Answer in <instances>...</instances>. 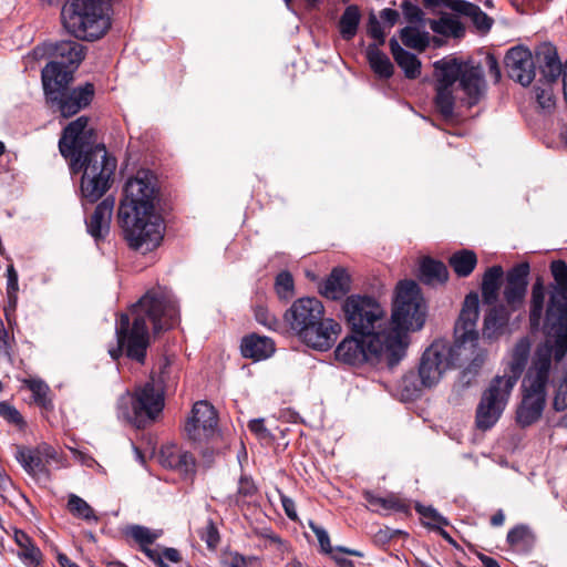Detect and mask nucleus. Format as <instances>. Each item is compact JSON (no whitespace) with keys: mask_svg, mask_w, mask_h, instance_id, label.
Returning a JSON list of instances; mask_svg holds the SVG:
<instances>
[{"mask_svg":"<svg viewBox=\"0 0 567 567\" xmlns=\"http://www.w3.org/2000/svg\"><path fill=\"white\" fill-rule=\"evenodd\" d=\"M134 315L133 326L130 327V317L122 315L116 327L118 347L110 349V355L117 359L123 347L126 348L127 357L143 362L148 346V330L146 318H148L155 332L169 329L178 322V308L169 296L165 293L147 292L132 309Z\"/></svg>","mask_w":567,"mask_h":567,"instance_id":"f257e3e1","label":"nucleus"},{"mask_svg":"<svg viewBox=\"0 0 567 567\" xmlns=\"http://www.w3.org/2000/svg\"><path fill=\"white\" fill-rule=\"evenodd\" d=\"M436 78L435 107L444 117L454 114L456 103L476 104L485 92L483 70L478 65L444 59L434 63Z\"/></svg>","mask_w":567,"mask_h":567,"instance_id":"f03ea898","label":"nucleus"},{"mask_svg":"<svg viewBox=\"0 0 567 567\" xmlns=\"http://www.w3.org/2000/svg\"><path fill=\"white\" fill-rule=\"evenodd\" d=\"M557 342L546 339L539 344L532 358L530 364L522 380L520 402L516 408V423L528 427L537 423L547 404L548 390L553 381V360L557 359Z\"/></svg>","mask_w":567,"mask_h":567,"instance_id":"7ed1b4c3","label":"nucleus"},{"mask_svg":"<svg viewBox=\"0 0 567 567\" xmlns=\"http://www.w3.org/2000/svg\"><path fill=\"white\" fill-rule=\"evenodd\" d=\"M426 306L419 285L413 280L398 282L388 319V342L402 355H405L410 343L409 334L423 328Z\"/></svg>","mask_w":567,"mask_h":567,"instance_id":"20e7f679","label":"nucleus"},{"mask_svg":"<svg viewBox=\"0 0 567 567\" xmlns=\"http://www.w3.org/2000/svg\"><path fill=\"white\" fill-rule=\"evenodd\" d=\"M112 0H68L61 11L64 28L78 39L94 41L111 27Z\"/></svg>","mask_w":567,"mask_h":567,"instance_id":"39448f33","label":"nucleus"},{"mask_svg":"<svg viewBox=\"0 0 567 567\" xmlns=\"http://www.w3.org/2000/svg\"><path fill=\"white\" fill-rule=\"evenodd\" d=\"M73 173L83 172L81 193L90 203L101 198L110 187V179L116 168V159L112 157L104 145H96L90 151L79 153L70 158Z\"/></svg>","mask_w":567,"mask_h":567,"instance_id":"423d86ee","label":"nucleus"},{"mask_svg":"<svg viewBox=\"0 0 567 567\" xmlns=\"http://www.w3.org/2000/svg\"><path fill=\"white\" fill-rule=\"evenodd\" d=\"M556 287L545 319L547 339L557 342V359L567 354V264L554 260L550 265Z\"/></svg>","mask_w":567,"mask_h":567,"instance_id":"0eeeda50","label":"nucleus"},{"mask_svg":"<svg viewBox=\"0 0 567 567\" xmlns=\"http://www.w3.org/2000/svg\"><path fill=\"white\" fill-rule=\"evenodd\" d=\"M342 310L348 326L355 334L365 338L370 336L388 338L390 328L386 312L374 298L361 295L349 296L342 305Z\"/></svg>","mask_w":567,"mask_h":567,"instance_id":"6e6552de","label":"nucleus"},{"mask_svg":"<svg viewBox=\"0 0 567 567\" xmlns=\"http://www.w3.org/2000/svg\"><path fill=\"white\" fill-rule=\"evenodd\" d=\"M164 401L161 382L152 379L137 386L134 393H126L120 398L117 415L135 426L142 427L154 421L162 412Z\"/></svg>","mask_w":567,"mask_h":567,"instance_id":"1a4fd4ad","label":"nucleus"},{"mask_svg":"<svg viewBox=\"0 0 567 567\" xmlns=\"http://www.w3.org/2000/svg\"><path fill=\"white\" fill-rule=\"evenodd\" d=\"M336 357L339 361L352 365L371 362L393 367L403 359L388 339L374 336L362 337L360 340L354 337L346 338L337 347Z\"/></svg>","mask_w":567,"mask_h":567,"instance_id":"9d476101","label":"nucleus"},{"mask_svg":"<svg viewBox=\"0 0 567 567\" xmlns=\"http://www.w3.org/2000/svg\"><path fill=\"white\" fill-rule=\"evenodd\" d=\"M131 248L142 254L156 249L164 237V224L155 212L120 217Z\"/></svg>","mask_w":567,"mask_h":567,"instance_id":"9b49d317","label":"nucleus"},{"mask_svg":"<svg viewBox=\"0 0 567 567\" xmlns=\"http://www.w3.org/2000/svg\"><path fill=\"white\" fill-rule=\"evenodd\" d=\"M63 76V79L51 81L55 85L49 83V81L42 82L47 101L51 107L59 111L63 117H69L90 104L94 94V87L91 83H86L70 91L68 85L73 81V76L68 74Z\"/></svg>","mask_w":567,"mask_h":567,"instance_id":"f8f14e48","label":"nucleus"},{"mask_svg":"<svg viewBox=\"0 0 567 567\" xmlns=\"http://www.w3.org/2000/svg\"><path fill=\"white\" fill-rule=\"evenodd\" d=\"M155 177L148 171H138L124 186L118 216L155 212Z\"/></svg>","mask_w":567,"mask_h":567,"instance_id":"ddd939ff","label":"nucleus"},{"mask_svg":"<svg viewBox=\"0 0 567 567\" xmlns=\"http://www.w3.org/2000/svg\"><path fill=\"white\" fill-rule=\"evenodd\" d=\"M453 369L449 343L443 340H436L423 352L417 367V374L421 383L425 388L432 389Z\"/></svg>","mask_w":567,"mask_h":567,"instance_id":"4468645a","label":"nucleus"},{"mask_svg":"<svg viewBox=\"0 0 567 567\" xmlns=\"http://www.w3.org/2000/svg\"><path fill=\"white\" fill-rule=\"evenodd\" d=\"M53 60L42 70V81L63 79L64 74L72 75L84 59V45L76 41L56 43L52 51ZM55 85L54 82H52Z\"/></svg>","mask_w":567,"mask_h":567,"instance_id":"2eb2a0df","label":"nucleus"},{"mask_svg":"<svg viewBox=\"0 0 567 567\" xmlns=\"http://www.w3.org/2000/svg\"><path fill=\"white\" fill-rule=\"evenodd\" d=\"M513 389L493 379L476 410V425L486 431L495 425L505 410Z\"/></svg>","mask_w":567,"mask_h":567,"instance_id":"dca6fc26","label":"nucleus"},{"mask_svg":"<svg viewBox=\"0 0 567 567\" xmlns=\"http://www.w3.org/2000/svg\"><path fill=\"white\" fill-rule=\"evenodd\" d=\"M453 368L465 372H476L485 362L487 352L480 346L478 334L455 333L453 344L449 343Z\"/></svg>","mask_w":567,"mask_h":567,"instance_id":"f3484780","label":"nucleus"},{"mask_svg":"<svg viewBox=\"0 0 567 567\" xmlns=\"http://www.w3.org/2000/svg\"><path fill=\"white\" fill-rule=\"evenodd\" d=\"M16 458L31 476L48 478L49 465L59 461V454L54 447L43 443L37 447L19 446Z\"/></svg>","mask_w":567,"mask_h":567,"instance_id":"a211bd4d","label":"nucleus"},{"mask_svg":"<svg viewBox=\"0 0 567 567\" xmlns=\"http://www.w3.org/2000/svg\"><path fill=\"white\" fill-rule=\"evenodd\" d=\"M217 413L207 401H198L193 405L190 415L185 423L187 436L195 442L210 439L217 429Z\"/></svg>","mask_w":567,"mask_h":567,"instance_id":"6ab92c4d","label":"nucleus"},{"mask_svg":"<svg viewBox=\"0 0 567 567\" xmlns=\"http://www.w3.org/2000/svg\"><path fill=\"white\" fill-rule=\"evenodd\" d=\"M323 303L315 297H302L295 300L284 315L285 322L298 336L315 320L324 315Z\"/></svg>","mask_w":567,"mask_h":567,"instance_id":"aec40b11","label":"nucleus"},{"mask_svg":"<svg viewBox=\"0 0 567 567\" xmlns=\"http://www.w3.org/2000/svg\"><path fill=\"white\" fill-rule=\"evenodd\" d=\"M340 333L341 324L321 315L320 319L315 320L297 337L312 349L327 351L333 347Z\"/></svg>","mask_w":567,"mask_h":567,"instance_id":"412c9836","label":"nucleus"},{"mask_svg":"<svg viewBox=\"0 0 567 567\" xmlns=\"http://www.w3.org/2000/svg\"><path fill=\"white\" fill-rule=\"evenodd\" d=\"M505 66L509 78L523 86L529 85L535 78L532 53L524 47H515L508 50L505 56Z\"/></svg>","mask_w":567,"mask_h":567,"instance_id":"4be33fe9","label":"nucleus"},{"mask_svg":"<svg viewBox=\"0 0 567 567\" xmlns=\"http://www.w3.org/2000/svg\"><path fill=\"white\" fill-rule=\"evenodd\" d=\"M530 353V343L528 339H519L508 354L506 368L503 375H497L494 379L501 383L509 385L514 389L517 380L524 371Z\"/></svg>","mask_w":567,"mask_h":567,"instance_id":"5701e85b","label":"nucleus"},{"mask_svg":"<svg viewBox=\"0 0 567 567\" xmlns=\"http://www.w3.org/2000/svg\"><path fill=\"white\" fill-rule=\"evenodd\" d=\"M87 126V117L81 116L71 122L63 132L59 142L61 154L65 158H71L83 152V134Z\"/></svg>","mask_w":567,"mask_h":567,"instance_id":"b1692460","label":"nucleus"},{"mask_svg":"<svg viewBox=\"0 0 567 567\" xmlns=\"http://www.w3.org/2000/svg\"><path fill=\"white\" fill-rule=\"evenodd\" d=\"M528 270L529 266L527 264H520L507 275L504 297L507 305L513 310L517 309L524 300L527 288L526 277L528 275Z\"/></svg>","mask_w":567,"mask_h":567,"instance_id":"393cba45","label":"nucleus"},{"mask_svg":"<svg viewBox=\"0 0 567 567\" xmlns=\"http://www.w3.org/2000/svg\"><path fill=\"white\" fill-rule=\"evenodd\" d=\"M480 317V298L476 292L468 293L463 302L455 324V333L478 334L476 323Z\"/></svg>","mask_w":567,"mask_h":567,"instance_id":"a878e982","label":"nucleus"},{"mask_svg":"<svg viewBox=\"0 0 567 567\" xmlns=\"http://www.w3.org/2000/svg\"><path fill=\"white\" fill-rule=\"evenodd\" d=\"M351 289L350 275L343 268H334L319 288V292L327 299L343 298Z\"/></svg>","mask_w":567,"mask_h":567,"instance_id":"bb28decb","label":"nucleus"},{"mask_svg":"<svg viewBox=\"0 0 567 567\" xmlns=\"http://www.w3.org/2000/svg\"><path fill=\"white\" fill-rule=\"evenodd\" d=\"M535 55L547 81H556L560 76L564 66L559 61L556 48L551 43H542L537 47Z\"/></svg>","mask_w":567,"mask_h":567,"instance_id":"cd10ccee","label":"nucleus"},{"mask_svg":"<svg viewBox=\"0 0 567 567\" xmlns=\"http://www.w3.org/2000/svg\"><path fill=\"white\" fill-rule=\"evenodd\" d=\"M113 208V198H105L96 206L94 213L86 223L87 231L94 238H101L109 231Z\"/></svg>","mask_w":567,"mask_h":567,"instance_id":"c85d7f7f","label":"nucleus"},{"mask_svg":"<svg viewBox=\"0 0 567 567\" xmlns=\"http://www.w3.org/2000/svg\"><path fill=\"white\" fill-rule=\"evenodd\" d=\"M241 353L256 361L267 359L275 351L274 341L268 337L251 334L243 339Z\"/></svg>","mask_w":567,"mask_h":567,"instance_id":"c756f323","label":"nucleus"},{"mask_svg":"<svg viewBox=\"0 0 567 567\" xmlns=\"http://www.w3.org/2000/svg\"><path fill=\"white\" fill-rule=\"evenodd\" d=\"M391 53L403 70L408 79H416L421 74V62L416 55L405 51L395 39H391L390 42Z\"/></svg>","mask_w":567,"mask_h":567,"instance_id":"7c9ffc66","label":"nucleus"},{"mask_svg":"<svg viewBox=\"0 0 567 567\" xmlns=\"http://www.w3.org/2000/svg\"><path fill=\"white\" fill-rule=\"evenodd\" d=\"M309 526L312 529V532L316 534L321 549L326 553H331L332 557L334 558L337 564L342 565L343 567H351L354 564L353 561L344 558L343 557L344 554L351 555V556H358V557L363 556V554L361 551L350 550V549H347L343 547H338L336 550H332V548L330 546V538H329L327 530L320 526H317L313 523H310Z\"/></svg>","mask_w":567,"mask_h":567,"instance_id":"2f4dec72","label":"nucleus"},{"mask_svg":"<svg viewBox=\"0 0 567 567\" xmlns=\"http://www.w3.org/2000/svg\"><path fill=\"white\" fill-rule=\"evenodd\" d=\"M553 381L550 386L554 388V409L564 411L567 409V367H559V362L553 364Z\"/></svg>","mask_w":567,"mask_h":567,"instance_id":"473e14b6","label":"nucleus"},{"mask_svg":"<svg viewBox=\"0 0 567 567\" xmlns=\"http://www.w3.org/2000/svg\"><path fill=\"white\" fill-rule=\"evenodd\" d=\"M421 279L429 285L443 284L449 278L446 266L439 260L423 257L420 260Z\"/></svg>","mask_w":567,"mask_h":567,"instance_id":"72a5a7b5","label":"nucleus"},{"mask_svg":"<svg viewBox=\"0 0 567 567\" xmlns=\"http://www.w3.org/2000/svg\"><path fill=\"white\" fill-rule=\"evenodd\" d=\"M449 7L456 12L470 17L474 24L483 31L491 29L492 19L484 13L477 6L465 0H451Z\"/></svg>","mask_w":567,"mask_h":567,"instance_id":"f704fd0d","label":"nucleus"},{"mask_svg":"<svg viewBox=\"0 0 567 567\" xmlns=\"http://www.w3.org/2000/svg\"><path fill=\"white\" fill-rule=\"evenodd\" d=\"M508 321V312L504 307L493 308L484 319L483 336L487 339H496L503 332Z\"/></svg>","mask_w":567,"mask_h":567,"instance_id":"c9c22d12","label":"nucleus"},{"mask_svg":"<svg viewBox=\"0 0 567 567\" xmlns=\"http://www.w3.org/2000/svg\"><path fill=\"white\" fill-rule=\"evenodd\" d=\"M430 29L444 37L460 38L464 33V27L458 18L449 13L441 16L439 19H429Z\"/></svg>","mask_w":567,"mask_h":567,"instance_id":"e433bc0d","label":"nucleus"},{"mask_svg":"<svg viewBox=\"0 0 567 567\" xmlns=\"http://www.w3.org/2000/svg\"><path fill=\"white\" fill-rule=\"evenodd\" d=\"M402 43L419 52L424 51L430 44V33L420 25H406L400 32Z\"/></svg>","mask_w":567,"mask_h":567,"instance_id":"4c0bfd02","label":"nucleus"},{"mask_svg":"<svg viewBox=\"0 0 567 567\" xmlns=\"http://www.w3.org/2000/svg\"><path fill=\"white\" fill-rule=\"evenodd\" d=\"M449 264L458 277H468L477 265V257L473 250L461 249L450 256Z\"/></svg>","mask_w":567,"mask_h":567,"instance_id":"58836bf2","label":"nucleus"},{"mask_svg":"<svg viewBox=\"0 0 567 567\" xmlns=\"http://www.w3.org/2000/svg\"><path fill=\"white\" fill-rule=\"evenodd\" d=\"M503 275L504 272L501 266H493L485 271L482 282V293L486 303L496 301Z\"/></svg>","mask_w":567,"mask_h":567,"instance_id":"ea45409f","label":"nucleus"},{"mask_svg":"<svg viewBox=\"0 0 567 567\" xmlns=\"http://www.w3.org/2000/svg\"><path fill=\"white\" fill-rule=\"evenodd\" d=\"M13 537L19 546V556L22 557L27 564L39 565L41 553L39 548L33 545L31 538L25 533L18 529L14 530Z\"/></svg>","mask_w":567,"mask_h":567,"instance_id":"a19ab883","label":"nucleus"},{"mask_svg":"<svg viewBox=\"0 0 567 567\" xmlns=\"http://www.w3.org/2000/svg\"><path fill=\"white\" fill-rule=\"evenodd\" d=\"M368 60L371 69L381 78H390L393 73V65L390 59L381 52L377 45L368 48Z\"/></svg>","mask_w":567,"mask_h":567,"instance_id":"79ce46f5","label":"nucleus"},{"mask_svg":"<svg viewBox=\"0 0 567 567\" xmlns=\"http://www.w3.org/2000/svg\"><path fill=\"white\" fill-rule=\"evenodd\" d=\"M163 454H167L165 464L169 467L178 468L185 473L192 472L195 466L194 456L188 452H183L175 447H167Z\"/></svg>","mask_w":567,"mask_h":567,"instance_id":"37998d69","label":"nucleus"},{"mask_svg":"<svg viewBox=\"0 0 567 567\" xmlns=\"http://www.w3.org/2000/svg\"><path fill=\"white\" fill-rule=\"evenodd\" d=\"M364 498L368 504L377 509L382 508L384 511L404 512L408 509L405 501L401 499L395 495H389L386 497H379L370 492L364 493Z\"/></svg>","mask_w":567,"mask_h":567,"instance_id":"c03bdc74","label":"nucleus"},{"mask_svg":"<svg viewBox=\"0 0 567 567\" xmlns=\"http://www.w3.org/2000/svg\"><path fill=\"white\" fill-rule=\"evenodd\" d=\"M360 22V11L357 6L346 8L340 19V33L343 39L350 40L355 33Z\"/></svg>","mask_w":567,"mask_h":567,"instance_id":"a18cd8bd","label":"nucleus"},{"mask_svg":"<svg viewBox=\"0 0 567 567\" xmlns=\"http://www.w3.org/2000/svg\"><path fill=\"white\" fill-rule=\"evenodd\" d=\"M545 302V288L542 282H536L532 289L530 324L537 328L540 324L543 307Z\"/></svg>","mask_w":567,"mask_h":567,"instance_id":"49530a36","label":"nucleus"},{"mask_svg":"<svg viewBox=\"0 0 567 567\" xmlns=\"http://www.w3.org/2000/svg\"><path fill=\"white\" fill-rule=\"evenodd\" d=\"M424 389L426 388L421 383L419 374L414 372L406 373L400 383L401 395L404 400L419 398Z\"/></svg>","mask_w":567,"mask_h":567,"instance_id":"de8ad7c7","label":"nucleus"},{"mask_svg":"<svg viewBox=\"0 0 567 567\" xmlns=\"http://www.w3.org/2000/svg\"><path fill=\"white\" fill-rule=\"evenodd\" d=\"M126 535L138 543L145 553V548H150V545H152L162 535V532L152 530L140 525H133L127 527Z\"/></svg>","mask_w":567,"mask_h":567,"instance_id":"09e8293b","label":"nucleus"},{"mask_svg":"<svg viewBox=\"0 0 567 567\" xmlns=\"http://www.w3.org/2000/svg\"><path fill=\"white\" fill-rule=\"evenodd\" d=\"M507 540L517 549H527L533 546L535 536L527 526L520 525L508 532Z\"/></svg>","mask_w":567,"mask_h":567,"instance_id":"8fccbe9b","label":"nucleus"},{"mask_svg":"<svg viewBox=\"0 0 567 567\" xmlns=\"http://www.w3.org/2000/svg\"><path fill=\"white\" fill-rule=\"evenodd\" d=\"M68 509L73 516L78 518H82L87 522L97 520V516L95 515L93 508L78 495L71 494L69 496Z\"/></svg>","mask_w":567,"mask_h":567,"instance_id":"3c124183","label":"nucleus"},{"mask_svg":"<svg viewBox=\"0 0 567 567\" xmlns=\"http://www.w3.org/2000/svg\"><path fill=\"white\" fill-rule=\"evenodd\" d=\"M145 555L151 559L152 563L159 565V567H165L164 560H167L172 564L181 563V554L175 548H145Z\"/></svg>","mask_w":567,"mask_h":567,"instance_id":"603ef678","label":"nucleus"},{"mask_svg":"<svg viewBox=\"0 0 567 567\" xmlns=\"http://www.w3.org/2000/svg\"><path fill=\"white\" fill-rule=\"evenodd\" d=\"M275 290L279 299L288 300L295 295L292 276L288 271H281L276 277Z\"/></svg>","mask_w":567,"mask_h":567,"instance_id":"864d4df0","label":"nucleus"},{"mask_svg":"<svg viewBox=\"0 0 567 567\" xmlns=\"http://www.w3.org/2000/svg\"><path fill=\"white\" fill-rule=\"evenodd\" d=\"M416 511L425 520L424 523L429 526L441 527L447 524L446 519L441 516L433 507L417 504Z\"/></svg>","mask_w":567,"mask_h":567,"instance_id":"5fc2aeb1","label":"nucleus"},{"mask_svg":"<svg viewBox=\"0 0 567 567\" xmlns=\"http://www.w3.org/2000/svg\"><path fill=\"white\" fill-rule=\"evenodd\" d=\"M0 415L19 429L24 426V421L20 412L14 406L6 402H0Z\"/></svg>","mask_w":567,"mask_h":567,"instance_id":"6e6d98bb","label":"nucleus"},{"mask_svg":"<svg viewBox=\"0 0 567 567\" xmlns=\"http://www.w3.org/2000/svg\"><path fill=\"white\" fill-rule=\"evenodd\" d=\"M28 388L33 393L37 402L44 404L48 393V385L41 380L30 379L25 381Z\"/></svg>","mask_w":567,"mask_h":567,"instance_id":"4d7b16f0","label":"nucleus"},{"mask_svg":"<svg viewBox=\"0 0 567 567\" xmlns=\"http://www.w3.org/2000/svg\"><path fill=\"white\" fill-rule=\"evenodd\" d=\"M368 32L369 34L378 41L379 44H383L385 40V33L382 29L380 21L378 20L374 13L369 16L368 21Z\"/></svg>","mask_w":567,"mask_h":567,"instance_id":"13d9d810","label":"nucleus"},{"mask_svg":"<svg viewBox=\"0 0 567 567\" xmlns=\"http://www.w3.org/2000/svg\"><path fill=\"white\" fill-rule=\"evenodd\" d=\"M403 9H404V14H405L406 19L409 20L410 24H412V25L422 24V28H425L427 25V20L425 21L423 19V13L419 8L405 3L403 6Z\"/></svg>","mask_w":567,"mask_h":567,"instance_id":"bf43d9fd","label":"nucleus"},{"mask_svg":"<svg viewBox=\"0 0 567 567\" xmlns=\"http://www.w3.org/2000/svg\"><path fill=\"white\" fill-rule=\"evenodd\" d=\"M202 539L209 548H215L219 542L218 530L215 525L209 522L202 532Z\"/></svg>","mask_w":567,"mask_h":567,"instance_id":"052dcab7","label":"nucleus"},{"mask_svg":"<svg viewBox=\"0 0 567 567\" xmlns=\"http://www.w3.org/2000/svg\"><path fill=\"white\" fill-rule=\"evenodd\" d=\"M536 100L543 109H550L554 106V94L548 87H536Z\"/></svg>","mask_w":567,"mask_h":567,"instance_id":"680f3d73","label":"nucleus"},{"mask_svg":"<svg viewBox=\"0 0 567 567\" xmlns=\"http://www.w3.org/2000/svg\"><path fill=\"white\" fill-rule=\"evenodd\" d=\"M257 488L251 478L243 476L239 480L238 495L241 497H250L256 493Z\"/></svg>","mask_w":567,"mask_h":567,"instance_id":"e2e57ef3","label":"nucleus"},{"mask_svg":"<svg viewBox=\"0 0 567 567\" xmlns=\"http://www.w3.org/2000/svg\"><path fill=\"white\" fill-rule=\"evenodd\" d=\"M249 430L259 439L266 440L270 436L269 431L265 427L262 419H256L249 422Z\"/></svg>","mask_w":567,"mask_h":567,"instance_id":"0e129e2a","label":"nucleus"},{"mask_svg":"<svg viewBox=\"0 0 567 567\" xmlns=\"http://www.w3.org/2000/svg\"><path fill=\"white\" fill-rule=\"evenodd\" d=\"M256 319L268 328H275L277 326V319L270 315L267 309L261 307L256 309Z\"/></svg>","mask_w":567,"mask_h":567,"instance_id":"69168bd1","label":"nucleus"},{"mask_svg":"<svg viewBox=\"0 0 567 567\" xmlns=\"http://www.w3.org/2000/svg\"><path fill=\"white\" fill-rule=\"evenodd\" d=\"M380 17L389 28H392L399 19V12L396 10L386 8L381 11Z\"/></svg>","mask_w":567,"mask_h":567,"instance_id":"338daca9","label":"nucleus"},{"mask_svg":"<svg viewBox=\"0 0 567 567\" xmlns=\"http://www.w3.org/2000/svg\"><path fill=\"white\" fill-rule=\"evenodd\" d=\"M281 504H282V507L285 509V513L286 515L292 519V520H296L297 519V513H296V507H295V502L285 496V495H281Z\"/></svg>","mask_w":567,"mask_h":567,"instance_id":"774afa93","label":"nucleus"}]
</instances>
